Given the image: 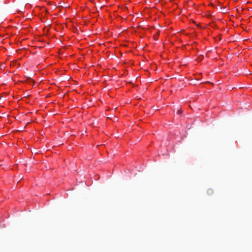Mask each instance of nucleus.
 <instances>
[{
	"mask_svg": "<svg viewBox=\"0 0 252 252\" xmlns=\"http://www.w3.org/2000/svg\"><path fill=\"white\" fill-rule=\"evenodd\" d=\"M214 193V190L213 189H208L207 190V194L209 195V196H211L212 195V194H213Z\"/></svg>",
	"mask_w": 252,
	"mask_h": 252,
	"instance_id": "obj_1",
	"label": "nucleus"
},
{
	"mask_svg": "<svg viewBox=\"0 0 252 252\" xmlns=\"http://www.w3.org/2000/svg\"><path fill=\"white\" fill-rule=\"evenodd\" d=\"M178 113L179 114H181L182 113V111L180 109L178 111Z\"/></svg>",
	"mask_w": 252,
	"mask_h": 252,
	"instance_id": "obj_2",
	"label": "nucleus"
},
{
	"mask_svg": "<svg viewBox=\"0 0 252 252\" xmlns=\"http://www.w3.org/2000/svg\"><path fill=\"white\" fill-rule=\"evenodd\" d=\"M117 120V117H114V120Z\"/></svg>",
	"mask_w": 252,
	"mask_h": 252,
	"instance_id": "obj_3",
	"label": "nucleus"
}]
</instances>
